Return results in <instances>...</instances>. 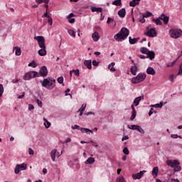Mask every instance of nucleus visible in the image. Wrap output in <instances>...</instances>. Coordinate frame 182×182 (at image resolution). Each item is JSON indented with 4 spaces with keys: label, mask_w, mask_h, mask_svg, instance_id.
<instances>
[{
    "label": "nucleus",
    "mask_w": 182,
    "mask_h": 182,
    "mask_svg": "<svg viewBox=\"0 0 182 182\" xmlns=\"http://www.w3.org/2000/svg\"><path fill=\"white\" fill-rule=\"evenodd\" d=\"M139 58H140V59H147V55H139Z\"/></svg>",
    "instance_id": "obj_63"
},
{
    "label": "nucleus",
    "mask_w": 182,
    "mask_h": 182,
    "mask_svg": "<svg viewBox=\"0 0 182 182\" xmlns=\"http://www.w3.org/2000/svg\"><path fill=\"white\" fill-rule=\"evenodd\" d=\"M136 5H139V1H136V0H132L129 2V6L134 7Z\"/></svg>",
    "instance_id": "obj_34"
},
{
    "label": "nucleus",
    "mask_w": 182,
    "mask_h": 182,
    "mask_svg": "<svg viewBox=\"0 0 182 182\" xmlns=\"http://www.w3.org/2000/svg\"><path fill=\"white\" fill-rule=\"evenodd\" d=\"M33 109H35V107H33V105H28V110H33Z\"/></svg>",
    "instance_id": "obj_64"
},
{
    "label": "nucleus",
    "mask_w": 182,
    "mask_h": 182,
    "mask_svg": "<svg viewBox=\"0 0 182 182\" xmlns=\"http://www.w3.org/2000/svg\"><path fill=\"white\" fill-rule=\"evenodd\" d=\"M36 103H37L38 107H42V101H41L39 100H36Z\"/></svg>",
    "instance_id": "obj_58"
},
{
    "label": "nucleus",
    "mask_w": 182,
    "mask_h": 182,
    "mask_svg": "<svg viewBox=\"0 0 182 182\" xmlns=\"http://www.w3.org/2000/svg\"><path fill=\"white\" fill-rule=\"evenodd\" d=\"M80 130L82 133H86L87 134H93V131L87 128H80Z\"/></svg>",
    "instance_id": "obj_21"
},
{
    "label": "nucleus",
    "mask_w": 182,
    "mask_h": 182,
    "mask_svg": "<svg viewBox=\"0 0 182 182\" xmlns=\"http://www.w3.org/2000/svg\"><path fill=\"white\" fill-rule=\"evenodd\" d=\"M34 77H39V73L36 71H30L24 75L23 79L24 80H31V79H33Z\"/></svg>",
    "instance_id": "obj_5"
},
{
    "label": "nucleus",
    "mask_w": 182,
    "mask_h": 182,
    "mask_svg": "<svg viewBox=\"0 0 182 182\" xmlns=\"http://www.w3.org/2000/svg\"><path fill=\"white\" fill-rule=\"evenodd\" d=\"M84 65L88 69H92V60H85L84 61Z\"/></svg>",
    "instance_id": "obj_23"
},
{
    "label": "nucleus",
    "mask_w": 182,
    "mask_h": 182,
    "mask_svg": "<svg viewBox=\"0 0 182 182\" xmlns=\"http://www.w3.org/2000/svg\"><path fill=\"white\" fill-rule=\"evenodd\" d=\"M171 139H182L181 136L178 134H171Z\"/></svg>",
    "instance_id": "obj_45"
},
{
    "label": "nucleus",
    "mask_w": 182,
    "mask_h": 182,
    "mask_svg": "<svg viewBox=\"0 0 182 182\" xmlns=\"http://www.w3.org/2000/svg\"><path fill=\"white\" fill-rule=\"evenodd\" d=\"M147 75H151V76H154L156 75V70L152 67H148L146 69Z\"/></svg>",
    "instance_id": "obj_18"
},
{
    "label": "nucleus",
    "mask_w": 182,
    "mask_h": 182,
    "mask_svg": "<svg viewBox=\"0 0 182 182\" xmlns=\"http://www.w3.org/2000/svg\"><path fill=\"white\" fill-rule=\"evenodd\" d=\"M127 127L128 129H130V130H137L141 134H144L145 133L144 129L139 125H127Z\"/></svg>",
    "instance_id": "obj_9"
},
{
    "label": "nucleus",
    "mask_w": 182,
    "mask_h": 182,
    "mask_svg": "<svg viewBox=\"0 0 182 182\" xmlns=\"http://www.w3.org/2000/svg\"><path fill=\"white\" fill-rule=\"evenodd\" d=\"M160 19H161V18H160V16H159L158 18H156V19L154 18L152 21H153V22H155L156 25L161 26L163 23L161 22V20H160Z\"/></svg>",
    "instance_id": "obj_32"
},
{
    "label": "nucleus",
    "mask_w": 182,
    "mask_h": 182,
    "mask_svg": "<svg viewBox=\"0 0 182 182\" xmlns=\"http://www.w3.org/2000/svg\"><path fill=\"white\" fill-rule=\"evenodd\" d=\"M118 15L119 18H124L126 16V9H122L118 11Z\"/></svg>",
    "instance_id": "obj_22"
},
{
    "label": "nucleus",
    "mask_w": 182,
    "mask_h": 182,
    "mask_svg": "<svg viewBox=\"0 0 182 182\" xmlns=\"http://www.w3.org/2000/svg\"><path fill=\"white\" fill-rule=\"evenodd\" d=\"M39 76H43V77H46L48 76V68L46 66H42L39 71Z\"/></svg>",
    "instance_id": "obj_12"
},
{
    "label": "nucleus",
    "mask_w": 182,
    "mask_h": 182,
    "mask_svg": "<svg viewBox=\"0 0 182 182\" xmlns=\"http://www.w3.org/2000/svg\"><path fill=\"white\" fill-rule=\"evenodd\" d=\"M144 100V96H139V97H137L134 99V106H139V105L140 104V102H141V100Z\"/></svg>",
    "instance_id": "obj_15"
},
{
    "label": "nucleus",
    "mask_w": 182,
    "mask_h": 182,
    "mask_svg": "<svg viewBox=\"0 0 182 182\" xmlns=\"http://www.w3.org/2000/svg\"><path fill=\"white\" fill-rule=\"evenodd\" d=\"M146 77H147V75H146V73H140L136 77H133L132 78V83H133V85L141 83V82H144V80H146Z\"/></svg>",
    "instance_id": "obj_4"
},
{
    "label": "nucleus",
    "mask_w": 182,
    "mask_h": 182,
    "mask_svg": "<svg viewBox=\"0 0 182 182\" xmlns=\"http://www.w3.org/2000/svg\"><path fill=\"white\" fill-rule=\"evenodd\" d=\"M28 154H30V156H33L35 154V151H33V149H32L31 148H29Z\"/></svg>",
    "instance_id": "obj_52"
},
{
    "label": "nucleus",
    "mask_w": 182,
    "mask_h": 182,
    "mask_svg": "<svg viewBox=\"0 0 182 182\" xmlns=\"http://www.w3.org/2000/svg\"><path fill=\"white\" fill-rule=\"evenodd\" d=\"M18 99H23L25 97V92H21V95H18Z\"/></svg>",
    "instance_id": "obj_57"
},
{
    "label": "nucleus",
    "mask_w": 182,
    "mask_h": 182,
    "mask_svg": "<svg viewBox=\"0 0 182 182\" xmlns=\"http://www.w3.org/2000/svg\"><path fill=\"white\" fill-rule=\"evenodd\" d=\"M112 5H115V6H120V5H122V0H114L112 2Z\"/></svg>",
    "instance_id": "obj_35"
},
{
    "label": "nucleus",
    "mask_w": 182,
    "mask_h": 182,
    "mask_svg": "<svg viewBox=\"0 0 182 182\" xmlns=\"http://www.w3.org/2000/svg\"><path fill=\"white\" fill-rule=\"evenodd\" d=\"M177 77V75H174V74H171L169 75L168 79H169L170 82H171L173 83V82H174V77Z\"/></svg>",
    "instance_id": "obj_41"
},
{
    "label": "nucleus",
    "mask_w": 182,
    "mask_h": 182,
    "mask_svg": "<svg viewBox=\"0 0 182 182\" xmlns=\"http://www.w3.org/2000/svg\"><path fill=\"white\" fill-rule=\"evenodd\" d=\"M41 83L43 87H46L48 90H52L55 86L56 80L50 77L44 79L43 81H41Z\"/></svg>",
    "instance_id": "obj_2"
},
{
    "label": "nucleus",
    "mask_w": 182,
    "mask_h": 182,
    "mask_svg": "<svg viewBox=\"0 0 182 182\" xmlns=\"http://www.w3.org/2000/svg\"><path fill=\"white\" fill-rule=\"evenodd\" d=\"M152 107H156V109L157 108L161 109V107H163V102H161L159 104H156L152 105Z\"/></svg>",
    "instance_id": "obj_38"
},
{
    "label": "nucleus",
    "mask_w": 182,
    "mask_h": 182,
    "mask_svg": "<svg viewBox=\"0 0 182 182\" xmlns=\"http://www.w3.org/2000/svg\"><path fill=\"white\" fill-rule=\"evenodd\" d=\"M116 182H127L123 176H120L117 178Z\"/></svg>",
    "instance_id": "obj_36"
},
{
    "label": "nucleus",
    "mask_w": 182,
    "mask_h": 182,
    "mask_svg": "<svg viewBox=\"0 0 182 182\" xmlns=\"http://www.w3.org/2000/svg\"><path fill=\"white\" fill-rule=\"evenodd\" d=\"M139 70V68L136 65V63L134 64L133 66L131 67L130 68V72L133 76H136L137 75V71Z\"/></svg>",
    "instance_id": "obj_14"
},
{
    "label": "nucleus",
    "mask_w": 182,
    "mask_h": 182,
    "mask_svg": "<svg viewBox=\"0 0 182 182\" xmlns=\"http://www.w3.org/2000/svg\"><path fill=\"white\" fill-rule=\"evenodd\" d=\"M3 94H4V85H2V84H0V97H2Z\"/></svg>",
    "instance_id": "obj_46"
},
{
    "label": "nucleus",
    "mask_w": 182,
    "mask_h": 182,
    "mask_svg": "<svg viewBox=\"0 0 182 182\" xmlns=\"http://www.w3.org/2000/svg\"><path fill=\"white\" fill-rule=\"evenodd\" d=\"M28 66H30L31 68H36L37 65H36V63L35 61H32V62L28 63Z\"/></svg>",
    "instance_id": "obj_43"
},
{
    "label": "nucleus",
    "mask_w": 182,
    "mask_h": 182,
    "mask_svg": "<svg viewBox=\"0 0 182 182\" xmlns=\"http://www.w3.org/2000/svg\"><path fill=\"white\" fill-rule=\"evenodd\" d=\"M178 75H182V63L179 66V70H178V73L177 74V76H178Z\"/></svg>",
    "instance_id": "obj_56"
},
{
    "label": "nucleus",
    "mask_w": 182,
    "mask_h": 182,
    "mask_svg": "<svg viewBox=\"0 0 182 182\" xmlns=\"http://www.w3.org/2000/svg\"><path fill=\"white\" fill-rule=\"evenodd\" d=\"M78 110L82 112H84V110H86V104H82L81 107Z\"/></svg>",
    "instance_id": "obj_48"
},
{
    "label": "nucleus",
    "mask_w": 182,
    "mask_h": 182,
    "mask_svg": "<svg viewBox=\"0 0 182 182\" xmlns=\"http://www.w3.org/2000/svg\"><path fill=\"white\" fill-rule=\"evenodd\" d=\"M37 4H49V0H36Z\"/></svg>",
    "instance_id": "obj_39"
},
{
    "label": "nucleus",
    "mask_w": 182,
    "mask_h": 182,
    "mask_svg": "<svg viewBox=\"0 0 182 182\" xmlns=\"http://www.w3.org/2000/svg\"><path fill=\"white\" fill-rule=\"evenodd\" d=\"M68 33L70 36H73V38H76V33L73 29H68Z\"/></svg>",
    "instance_id": "obj_31"
},
{
    "label": "nucleus",
    "mask_w": 182,
    "mask_h": 182,
    "mask_svg": "<svg viewBox=\"0 0 182 182\" xmlns=\"http://www.w3.org/2000/svg\"><path fill=\"white\" fill-rule=\"evenodd\" d=\"M15 50H16L15 53L16 56H21V54L22 53V50H21V48L16 47Z\"/></svg>",
    "instance_id": "obj_33"
},
{
    "label": "nucleus",
    "mask_w": 182,
    "mask_h": 182,
    "mask_svg": "<svg viewBox=\"0 0 182 182\" xmlns=\"http://www.w3.org/2000/svg\"><path fill=\"white\" fill-rule=\"evenodd\" d=\"M50 16H52L49 15L48 14V11H46V12L42 16V18H50Z\"/></svg>",
    "instance_id": "obj_54"
},
{
    "label": "nucleus",
    "mask_w": 182,
    "mask_h": 182,
    "mask_svg": "<svg viewBox=\"0 0 182 182\" xmlns=\"http://www.w3.org/2000/svg\"><path fill=\"white\" fill-rule=\"evenodd\" d=\"M107 23H108V25H109V23H116V22L114 21V20L113 18L108 17Z\"/></svg>",
    "instance_id": "obj_42"
},
{
    "label": "nucleus",
    "mask_w": 182,
    "mask_h": 182,
    "mask_svg": "<svg viewBox=\"0 0 182 182\" xmlns=\"http://www.w3.org/2000/svg\"><path fill=\"white\" fill-rule=\"evenodd\" d=\"M159 174V167L156 166L152 170V176L154 178H156Z\"/></svg>",
    "instance_id": "obj_24"
},
{
    "label": "nucleus",
    "mask_w": 182,
    "mask_h": 182,
    "mask_svg": "<svg viewBox=\"0 0 182 182\" xmlns=\"http://www.w3.org/2000/svg\"><path fill=\"white\" fill-rule=\"evenodd\" d=\"M145 35L149 38H156V36H157V31H156V28H151L146 33H145Z\"/></svg>",
    "instance_id": "obj_11"
},
{
    "label": "nucleus",
    "mask_w": 182,
    "mask_h": 182,
    "mask_svg": "<svg viewBox=\"0 0 182 182\" xmlns=\"http://www.w3.org/2000/svg\"><path fill=\"white\" fill-rule=\"evenodd\" d=\"M48 25L52 26V25L53 23V20L52 19V16L48 17Z\"/></svg>",
    "instance_id": "obj_49"
},
{
    "label": "nucleus",
    "mask_w": 182,
    "mask_h": 182,
    "mask_svg": "<svg viewBox=\"0 0 182 182\" xmlns=\"http://www.w3.org/2000/svg\"><path fill=\"white\" fill-rule=\"evenodd\" d=\"M166 164L171 168H174V173L181 171V166L178 160H168L166 161Z\"/></svg>",
    "instance_id": "obj_3"
},
{
    "label": "nucleus",
    "mask_w": 182,
    "mask_h": 182,
    "mask_svg": "<svg viewBox=\"0 0 182 182\" xmlns=\"http://www.w3.org/2000/svg\"><path fill=\"white\" fill-rule=\"evenodd\" d=\"M35 41H38L39 48H46V45H45V37L42 36H38L34 37Z\"/></svg>",
    "instance_id": "obj_7"
},
{
    "label": "nucleus",
    "mask_w": 182,
    "mask_h": 182,
    "mask_svg": "<svg viewBox=\"0 0 182 182\" xmlns=\"http://www.w3.org/2000/svg\"><path fill=\"white\" fill-rule=\"evenodd\" d=\"M62 154L58 152V149H53L51 151L50 156L53 161H56V157H60Z\"/></svg>",
    "instance_id": "obj_10"
},
{
    "label": "nucleus",
    "mask_w": 182,
    "mask_h": 182,
    "mask_svg": "<svg viewBox=\"0 0 182 182\" xmlns=\"http://www.w3.org/2000/svg\"><path fill=\"white\" fill-rule=\"evenodd\" d=\"M57 82L60 83V85H63V86H65V84H63V77H59L57 79Z\"/></svg>",
    "instance_id": "obj_40"
},
{
    "label": "nucleus",
    "mask_w": 182,
    "mask_h": 182,
    "mask_svg": "<svg viewBox=\"0 0 182 182\" xmlns=\"http://www.w3.org/2000/svg\"><path fill=\"white\" fill-rule=\"evenodd\" d=\"M150 50H149L147 48H145V47H141V48H140V52L141 53H143L144 55H147V53H149V51Z\"/></svg>",
    "instance_id": "obj_30"
},
{
    "label": "nucleus",
    "mask_w": 182,
    "mask_h": 182,
    "mask_svg": "<svg viewBox=\"0 0 182 182\" xmlns=\"http://www.w3.org/2000/svg\"><path fill=\"white\" fill-rule=\"evenodd\" d=\"M153 113H157V112H156L155 110H154V109H153V108H151V109L149 110V116H151V114H153Z\"/></svg>",
    "instance_id": "obj_53"
},
{
    "label": "nucleus",
    "mask_w": 182,
    "mask_h": 182,
    "mask_svg": "<svg viewBox=\"0 0 182 182\" xmlns=\"http://www.w3.org/2000/svg\"><path fill=\"white\" fill-rule=\"evenodd\" d=\"M169 33L171 37L173 39H178V38H180V36L182 35V31L181 29L172 28L169 31Z\"/></svg>",
    "instance_id": "obj_6"
},
{
    "label": "nucleus",
    "mask_w": 182,
    "mask_h": 182,
    "mask_svg": "<svg viewBox=\"0 0 182 182\" xmlns=\"http://www.w3.org/2000/svg\"><path fill=\"white\" fill-rule=\"evenodd\" d=\"M129 43L131 45H134L135 43H137V42H139V38H132V37H129Z\"/></svg>",
    "instance_id": "obj_27"
},
{
    "label": "nucleus",
    "mask_w": 182,
    "mask_h": 182,
    "mask_svg": "<svg viewBox=\"0 0 182 182\" xmlns=\"http://www.w3.org/2000/svg\"><path fill=\"white\" fill-rule=\"evenodd\" d=\"M41 49H40L38 50V55H40V56H45L46 55V48H41Z\"/></svg>",
    "instance_id": "obj_26"
},
{
    "label": "nucleus",
    "mask_w": 182,
    "mask_h": 182,
    "mask_svg": "<svg viewBox=\"0 0 182 182\" xmlns=\"http://www.w3.org/2000/svg\"><path fill=\"white\" fill-rule=\"evenodd\" d=\"M116 65V63L112 62L108 65V69H109L110 72H116V68H114V65Z\"/></svg>",
    "instance_id": "obj_25"
},
{
    "label": "nucleus",
    "mask_w": 182,
    "mask_h": 182,
    "mask_svg": "<svg viewBox=\"0 0 182 182\" xmlns=\"http://www.w3.org/2000/svg\"><path fill=\"white\" fill-rule=\"evenodd\" d=\"M84 116H95L94 112H85L84 113Z\"/></svg>",
    "instance_id": "obj_50"
},
{
    "label": "nucleus",
    "mask_w": 182,
    "mask_h": 182,
    "mask_svg": "<svg viewBox=\"0 0 182 182\" xmlns=\"http://www.w3.org/2000/svg\"><path fill=\"white\" fill-rule=\"evenodd\" d=\"M144 18L146 17L142 14V16L139 18V21L141 22V23H144L146 22V19H144Z\"/></svg>",
    "instance_id": "obj_47"
},
{
    "label": "nucleus",
    "mask_w": 182,
    "mask_h": 182,
    "mask_svg": "<svg viewBox=\"0 0 182 182\" xmlns=\"http://www.w3.org/2000/svg\"><path fill=\"white\" fill-rule=\"evenodd\" d=\"M132 112L131 115V120H134L136 119V115L137 114V112L136 111V108H134V105H132L131 106Z\"/></svg>",
    "instance_id": "obj_17"
},
{
    "label": "nucleus",
    "mask_w": 182,
    "mask_h": 182,
    "mask_svg": "<svg viewBox=\"0 0 182 182\" xmlns=\"http://www.w3.org/2000/svg\"><path fill=\"white\" fill-rule=\"evenodd\" d=\"M125 140H129V136L128 135H125L122 137V141H124Z\"/></svg>",
    "instance_id": "obj_62"
},
{
    "label": "nucleus",
    "mask_w": 182,
    "mask_h": 182,
    "mask_svg": "<svg viewBox=\"0 0 182 182\" xmlns=\"http://www.w3.org/2000/svg\"><path fill=\"white\" fill-rule=\"evenodd\" d=\"M92 65H93V66H99V62L94 60H92Z\"/></svg>",
    "instance_id": "obj_60"
},
{
    "label": "nucleus",
    "mask_w": 182,
    "mask_h": 182,
    "mask_svg": "<svg viewBox=\"0 0 182 182\" xmlns=\"http://www.w3.org/2000/svg\"><path fill=\"white\" fill-rule=\"evenodd\" d=\"M26 168H27V166L25 163L21 164H17L14 169V173L15 174H19L21 171H23V170H26Z\"/></svg>",
    "instance_id": "obj_8"
},
{
    "label": "nucleus",
    "mask_w": 182,
    "mask_h": 182,
    "mask_svg": "<svg viewBox=\"0 0 182 182\" xmlns=\"http://www.w3.org/2000/svg\"><path fill=\"white\" fill-rule=\"evenodd\" d=\"M85 164H93V163H95V158L90 157L85 161Z\"/></svg>",
    "instance_id": "obj_29"
},
{
    "label": "nucleus",
    "mask_w": 182,
    "mask_h": 182,
    "mask_svg": "<svg viewBox=\"0 0 182 182\" xmlns=\"http://www.w3.org/2000/svg\"><path fill=\"white\" fill-rule=\"evenodd\" d=\"M92 38L94 42H97L99 39H100V36H99V33H97V31H95L92 34Z\"/></svg>",
    "instance_id": "obj_19"
},
{
    "label": "nucleus",
    "mask_w": 182,
    "mask_h": 182,
    "mask_svg": "<svg viewBox=\"0 0 182 182\" xmlns=\"http://www.w3.org/2000/svg\"><path fill=\"white\" fill-rule=\"evenodd\" d=\"M160 19L164 21L165 25H167V23H168L169 18L168 16H166V15H164V14H162L160 16Z\"/></svg>",
    "instance_id": "obj_20"
},
{
    "label": "nucleus",
    "mask_w": 182,
    "mask_h": 182,
    "mask_svg": "<svg viewBox=\"0 0 182 182\" xmlns=\"http://www.w3.org/2000/svg\"><path fill=\"white\" fill-rule=\"evenodd\" d=\"M68 22L70 23H75V22H76V20L75 18H69Z\"/></svg>",
    "instance_id": "obj_61"
},
{
    "label": "nucleus",
    "mask_w": 182,
    "mask_h": 182,
    "mask_svg": "<svg viewBox=\"0 0 182 182\" xmlns=\"http://www.w3.org/2000/svg\"><path fill=\"white\" fill-rule=\"evenodd\" d=\"M129 35H130V31L127 28L123 27L121 28L120 31L114 36V39L117 41V42H122V41L127 39Z\"/></svg>",
    "instance_id": "obj_1"
},
{
    "label": "nucleus",
    "mask_w": 182,
    "mask_h": 182,
    "mask_svg": "<svg viewBox=\"0 0 182 182\" xmlns=\"http://www.w3.org/2000/svg\"><path fill=\"white\" fill-rule=\"evenodd\" d=\"M142 15H143L144 18H150V16H153V14L150 11H147Z\"/></svg>",
    "instance_id": "obj_37"
},
{
    "label": "nucleus",
    "mask_w": 182,
    "mask_h": 182,
    "mask_svg": "<svg viewBox=\"0 0 182 182\" xmlns=\"http://www.w3.org/2000/svg\"><path fill=\"white\" fill-rule=\"evenodd\" d=\"M71 129H73V130H80V127L77 124H75L71 127Z\"/></svg>",
    "instance_id": "obj_44"
},
{
    "label": "nucleus",
    "mask_w": 182,
    "mask_h": 182,
    "mask_svg": "<svg viewBox=\"0 0 182 182\" xmlns=\"http://www.w3.org/2000/svg\"><path fill=\"white\" fill-rule=\"evenodd\" d=\"M123 153H124V154H126V155H128L129 154V149L127 148V147H124V149H123Z\"/></svg>",
    "instance_id": "obj_51"
},
{
    "label": "nucleus",
    "mask_w": 182,
    "mask_h": 182,
    "mask_svg": "<svg viewBox=\"0 0 182 182\" xmlns=\"http://www.w3.org/2000/svg\"><path fill=\"white\" fill-rule=\"evenodd\" d=\"M75 16V14L73 13H70L68 16H67V19H71V18H73Z\"/></svg>",
    "instance_id": "obj_59"
},
{
    "label": "nucleus",
    "mask_w": 182,
    "mask_h": 182,
    "mask_svg": "<svg viewBox=\"0 0 182 182\" xmlns=\"http://www.w3.org/2000/svg\"><path fill=\"white\" fill-rule=\"evenodd\" d=\"M144 173H146V171H141L140 172L132 175V177L134 180H140V178L144 176Z\"/></svg>",
    "instance_id": "obj_13"
},
{
    "label": "nucleus",
    "mask_w": 182,
    "mask_h": 182,
    "mask_svg": "<svg viewBox=\"0 0 182 182\" xmlns=\"http://www.w3.org/2000/svg\"><path fill=\"white\" fill-rule=\"evenodd\" d=\"M43 121H44V126L46 129H49V127H50L52 124H50V122L48 121L46 118H43Z\"/></svg>",
    "instance_id": "obj_28"
},
{
    "label": "nucleus",
    "mask_w": 182,
    "mask_h": 182,
    "mask_svg": "<svg viewBox=\"0 0 182 182\" xmlns=\"http://www.w3.org/2000/svg\"><path fill=\"white\" fill-rule=\"evenodd\" d=\"M73 73H75V75L76 76H79V75H80L79 69L73 70Z\"/></svg>",
    "instance_id": "obj_55"
},
{
    "label": "nucleus",
    "mask_w": 182,
    "mask_h": 182,
    "mask_svg": "<svg viewBox=\"0 0 182 182\" xmlns=\"http://www.w3.org/2000/svg\"><path fill=\"white\" fill-rule=\"evenodd\" d=\"M156 57V53L153 50H149L146 54V58L150 59V60H153Z\"/></svg>",
    "instance_id": "obj_16"
}]
</instances>
